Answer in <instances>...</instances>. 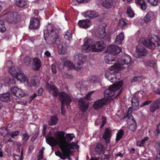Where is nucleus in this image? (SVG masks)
<instances>
[{
	"label": "nucleus",
	"mask_w": 160,
	"mask_h": 160,
	"mask_svg": "<svg viewBox=\"0 0 160 160\" xmlns=\"http://www.w3.org/2000/svg\"><path fill=\"white\" fill-rule=\"evenodd\" d=\"M43 34L44 39L46 42H48L50 44L57 45L62 54H65L67 53L66 47L60 44L59 32L53 26L48 25L47 30L44 31Z\"/></svg>",
	"instance_id": "nucleus-1"
},
{
	"label": "nucleus",
	"mask_w": 160,
	"mask_h": 160,
	"mask_svg": "<svg viewBox=\"0 0 160 160\" xmlns=\"http://www.w3.org/2000/svg\"><path fill=\"white\" fill-rule=\"evenodd\" d=\"M122 49L119 47L115 45H109L107 48L106 52L109 54L104 57V60L106 63L108 64H114L116 60L115 56L122 52Z\"/></svg>",
	"instance_id": "nucleus-2"
},
{
	"label": "nucleus",
	"mask_w": 160,
	"mask_h": 160,
	"mask_svg": "<svg viewBox=\"0 0 160 160\" xmlns=\"http://www.w3.org/2000/svg\"><path fill=\"white\" fill-rule=\"evenodd\" d=\"M152 39H149L147 38L143 37L141 38L140 42L145 47L148 48L153 50L157 47L160 46V38L157 37H155Z\"/></svg>",
	"instance_id": "nucleus-3"
},
{
	"label": "nucleus",
	"mask_w": 160,
	"mask_h": 160,
	"mask_svg": "<svg viewBox=\"0 0 160 160\" xmlns=\"http://www.w3.org/2000/svg\"><path fill=\"white\" fill-rule=\"evenodd\" d=\"M62 132L58 131L55 134V138L52 136L46 138L47 143L51 146H55L58 145L59 148L62 146L61 137L63 136Z\"/></svg>",
	"instance_id": "nucleus-4"
},
{
	"label": "nucleus",
	"mask_w": 160,
	"mask_h": 160,
	"mask_svg": "<svg viewBox=\"0 0 160 160\" xmlns=\"http://www.w3.org/2000/svg\"><path fill=\"white\" fill-rule=\"evenodd\" d=\"M122 81H119L116 84H113L109 86L108 89L104 92V96L106 98L112 97L114 96L115 92L118 90L123 85Z\"/></svg>",
	"instance_id": "nucleus-5"
},
{
	"label": "nucleus",
	"mask_w": 160,
	"mask_h": 160,
	"mask_svg": "<svg viewBox=\"0 0 160 160\" xmlns=\"http://www.w3.org/2000/svg\"><path fill=\"white\" fill-rule=\"evenodd\" d=\"M60 101L61 102V113L62 115H65V111L64 109L65 105H69L72 101V99L68 94L66 93L62 92L60 94Z\"/></svg>",
	"instance_id": "nucleus-6"
},
{
	"label": "nucleus",
	"mask_w": 160,
	"mask_h": 160,
	"mask_svg": "<svg viewBox=\"0 0 160 160\" xmlns=\"http://www.w3.org/2000/svg\"><path fill=\"white\" fill-rule=\"evenodd\" d=\"M60 132H62V134L64 135L63 137H61V142L62 145L67 146L66 143L70 144L72 147H75V145L76 144L75 143L72 142H69L72 140L73 138L75 137L73 134L67 133L65 136V132L64 131H59Z\"/></svg>",
	"instance_id": "nucleus-7"
},
{
	"label": "nucleus",
	"mask_w": 160,
	"mask_h": 160,
	"mask_svg": "<svg viewBox=\"0 0 160 160\" xmlns=\"http://www.w3.org/2000/svg\"><path fill=\"white\" fill-rule=\"evenodd\" d=\"M148 52L146 48L143 46L138 45L136 47L135 57L137 58H142L147 56Z\"/></svg>",
	"instance_id": "nucleus-8"
},
{
	"label": "nucleus",
	"mask_w": 160,
	"mask_h": 160,
	"mask_svg": "<svg viewBox=\"0 0 160 160\" xmlns=\"http://www.w3.org/2000/svg\"><path fill=\"white\" fill-rule=\"evenodd\" d=\"M83 64V61L82 60H80L79 59V61L77 62V65L78 66L76 67L74 65L69 61H66L64 63V65L65 67L68 68L70 69H74L77 71L79 70L82 67L81 66Z\"/></svg>",
	"instance_id": "nucleus-9"
},
{
	"label": "nucleus",
	"mask_w": 160,
	"mask_h": 160,
	"mask_svg": "<svg viewBox=\"0 0 160 160\" xmlns=\"http://www.w3.org/2000/svg\"><path fill=\"white\" fill-rule=\"evenodd\" d=\"M5 20L9 23L16 24L18 22L17 16H15L12 12H8L3 15Z\"/></svg>",
	"instance_id": "nucleus-10"
},
{
	"label": "nucleus",
	"mask_w": 160,
	"mask_h": 160,
	"mask_svg": "<svg viewBox=\"0 0 160 160\" xmlns=\"http://www.w3.org/2000/svg\"><path fill=\"white\" fill-rule=\"evenodd\" d=\"M92 52H102L105 48V44L102 41H97L92 44Z\"/></svg>",
	"instance_id": "nucleus-11"
},
{
	"label": "nucleus",
	"mask_w": 160,
	"mask_h": 160,
	"mask_svg": "<svg viewBox=\"0 0 160 160\" xmlns=\"http://www.w3.org/2000/svg\"><path fill=\"white\" fill-rule=\"evenodd\" d=\"M46 86L47 89L48 90L49 92L51 91H52V95L53 96L55 97H57L58 96H59L60 100L61 99L60 94L62 92L66 93L64 92H61L59 93L58 89L54 85L49 84L48 83H46Z\"/></svg>",
	"instance_id": "nucleus-12"
},
{
	"label": "nucleus",
	"mask_w": 160,
	"mask_h": 160,
	"mask_svg": "<svg viewBox=\"0 0 160 160\" xmlns=\"http://www.w3.org/2000/svg\"><path fill=\"white\" fill-rule=\"evenodd\" d=\"M117 71L113 69L108 70L105 73V78L108 79L111 82H113L116 80V75Z\"/></svg>",
	"instance_id": "nucleus-13"
},
{
	"label": "nucleus",
	"mask_w": 160,
	"mask_h": 160,
	"mask_svg": "<svg viewBox=\"0 0 160 160\" xmlns=\"http://www.w3.org/2000/svg\"><path fill=\"white\" fill-rule=\"evenodd\" d=\"M106 26L107 25L105 23L99 26L97 33L95 34V37L97 38L100 39L104 38L106 35L105 28Z\"/></svg>",
	"instance_id": "nucleus-14"
},
{
	"label": "nucleus",
	"mask_w": 160,
	"mask_h": 160,
	"mask_svg": "<svg viewBox=\"0 0 160 160\" xmlns=\"http://www.w3.org/2000/svg\"><path fill=\"white\" fill-rule=\"evenodd\" d=\"M67 146H62L60 147L62 153L64 154L66 157H69L70 154L71 152V150L74 149L75 147H72V146L69 144L66 143Z\"/></svg>",
	"instance_id": "nucleus-15"
},
{
	"label": "nucleus",
	"mask_w": 160,
	"mask_h": 160,
	"mask_svg": "<svg viewBox=\"0 0 160 160\" xmlns=\"http://www.w3.org/2000/svg\"><path fill=\"white\" fill-rule=\"evenodd\" d=\"M91 40L89 39L84 42L81 48V51L82 52L87 53L90 51L93 52L92 45L89 42Z\"/></svg>",
	"instance_id": "nucleus-16"
},
{
	"label": "nucleus",
	"mask_w": 160,
	"mask_h": 160,
	"mask_svg": "<svg viewBox=\"0 0 160 160\" xmlns=\"http://www.w3.org/2000/svg\"><path fill=\"white\" fill-rule=\"evenodd\" d=\"M107 100L105 98H103L95 101L93 105V108L96 110L102 109L103 106H106Z\"/></svg>",
	"instance_id": "nucleus-17"
},
{
	"label": "nucleus",
	"mask_w": 160,
	"mask_h": 160,
	"mask_svg": "<svg viewBox=\"0 0 160 160\" xmlns=\"http://www.w3.org/2000/svg\"><path fill=\"white\" fill-rule=\"evenodd\" d=\"M160 108V98L153 101L150 105L149 110L152 113L155 112Z\"/></svg>",
	"instance_id": "nucleus-18"
},
{
	"label": "nucleus",
	"mask_w": 160,
	"mask_h": 160,
	"mask_svg": "<svg viewBox=\"0 0 160 160\" xmlns=\"http://www.w3.org/2000/svg\"><path fill=\"white\" fill-rule=\"evenodd\" d=\"M40 26V21L38 18L32 17L30 18L29 28L36 29Z\"/></svg>",
	"instance_id": "nucleus-19"
},
{
	"label": "nucleus",
	"mask_w": 160,
	"mask_h": 160,
	"mask_svg": "<svg viewBox=\"0 0 160 160\" xmlns=\"http://www.w3.org/2000/svg\"><path fill=\"white\" fill-rule=\"evenodd\" d=\"M92 24L91 21L88 19L80 20L78 23V25L82 28L86 29L89 28Z\"/></svg>",
	"instance_id": "nucleus-20"
},
{
	"label": "nucleus",
	"mask_w": 160,
	"mask_h": 160,
	"mask_svg": "<svg viewBox=\"0 0 160 160\" xmlns=\"http://www.w3.org/2000/svg\"><path fill=\"white\" fill-rule=\"evenodd\" d=\"M85 18H89L92 19L99 17L98 13L95 11L89 10L85 12L83 14Z\"/></svg>",
	"instance_id": "nucleus-21"
},
{
	"label": "nucleus",
	"mask_w": 160,
	"mask_h": 160,
	"mask_svg": "<svg viewBox=\"0 0 160 160\" xmlns=\"http://www.w3.org/2000/svg\"><path fill=\"white\" fill-rule=\"evenodd\" d=\"M78 103L81 111L83 112H85L88 108L89 102L83 100H80Z\"/></svg>",
	"instance_id": "nucleus-22"
},
{
	"label": "nucleus",
	"mask_w": 160,
	"mask_h": 160,
	"mask_svg": "<svg viewBox=\"0 0 160 160\" xmlns=\"http://www.w3.org/2000/svg\"><path fill=\"white\" fill-rule=\"evenodd\" d=\"M32 66L33 69L35 71H38L41 66L40 60L37 58H33Z\"/></svg>",
	"instance_id": "nucleus-23"
},
{
	"label": "nucleus",
	"mask_w": 160,
	"mask_h": 160,
	"mask_svg": "<svg viewBox=\"0 0 160 160\" xmlns=\"http://www.w3.org/2000/svg\"><path fill=\"white\" fill-rule=\"evenodd\" d=\"M115 0H101L102 6L107 8H110L112 7L113 2Z\"/></svg>",
	"instance_id": "nucleus-24"
},
{
	"label": "nucleus",
	"mask_w": 160,
	"mask_h": 160,
	"mask_svg": "<svg viewBox=\"0 0 160 160\" xmlns=\"http://www.w3.org/2000/svg\"><path fill=\"white\" fill-rule=\"evenodd\" d=\"M112 136L111 130L109 128H107L105 129L104 133L102 138L106 141L107 143H109L110 141V138Z\"/></svg>",
	"instance_id": "nucleus-25"
},
{
	"label": "nucleus",
	"mask_w": 160,
	"mask_h": 160,
	"mask_svg": "<svg viewBox=\"0 0 160 160\" xmlns=\"http://www.w3.org/2000/svg\"><path fill=\"white\" fill-rule=\"evenodd\" d=\"M0 100L2 102H9L10 101V95L9 92L1 94L0 95Z\"/></svg>",
	"instance_id": "nucleus-26"
},
{
	"label": "nucleus",
	"mask_w": 160,
	"mask_h": 160,
	"mask_svg": "<svg viewBox=\"0 0 160 160\" xmlns=\"http://www.w3.org/2000/svg\"><path fill=\"white\" fill-rule=\"evenodd\" d=\"M135 2L137 6L142 10L146 9L147 5L144 0H135Z\"/></svg>",
	"instance_id": "nucleus-27"
},
{
	"label": "nucleus",
	"mask_w": 160,
	"mask_h": 160,
	"mask_svg": "<svg viewBox=\"0 0 160 160\" xmlns=\"http://www.w3.org/2000/svg\"><path fill=\"white\" fill-rule=\"evenodd\" d=\"M14 79H16L17 81L20 82H25L26 79L25 78V76L23 73H22L20 72V71L19 72H18L15 76L14 77Z\"/></svg>",
	"instance_id": "nucleus-28"
},
{
	"label": "nucleus",
	"mask_w": 160,
	"mask_h": 160,
	"mask_svg": "<svg viewBox=\"0 0 160 160\" xmlns=\"http://www.w3.org/2000/svg\"><path fill=\"white\" fill-rule=\"evenodd\" d=\"M20 69L18 67H12L9 69V72L10 73L12 77L14 78L15 75L18 72H19Z\"/></svg>",
	"instance_id": "nucleus-29"
},
{
	"label": "nucleus",
	"mask_w": 160,
	"mask_h": 160,
	"mask_svg": "<svg viewBox=\"0 0 160 160\" xmlns=\"http://www.w3.org/2000/svg\"><path fill=\"white\" fill-rule=\"evenodd\" d=\"M128 21L126 19L124 18L122 19L119 20L118 26L120 28H122L123 29H125L128 27Z\"/></svg>",
	"instance_id": "nucleus-30"
},
{
	"label": "nucleus",
	"mask_w": 160,
	"mask_h": 160,
	"mask_svg": "<svg viewBox=\"0 0 160 160\" xmlns=\"http://www.w3.org/2000/svg\"><path fill=\"white\" fill-rule=\"evenodd\" d=\"M137 128V124L135 120H132L128 123V128L131 131L134 132L136 131Z\"/></svg>",
	"instance_id": "nucleus-31"
},
{
	"label": "nucleus",
	"mask_w": 160,
	"mask_h": 160,
	"mask_svg": "<svg viewBox=\"0 0 160 160\" xmlns=\"http://www.w3.org/2000/svg\"><path fill=\"white\" fill-rule=\"evenodd\" d=\"M154 17V14L152 12H148L144 18V22L147 23Z\"/></svg>",
	"instance_id": "nucleus-32"
},
{
	"label": "nucleus",
	"mask_w": 160,
	"mask_h": 160,
	"mask_svg": "<svg viewBox=\"0 0 160 160\" xmlns=\"http://www.w3.org/2000/svg\"><path fill=\"white\" fill-rule=\"evenodd\" d=\"M88 81L92 83H98L99 82V79L96 75L90 76L88 78Z\"/></svg>",
	"instance_id": "nucleus-33"
},
{
	"label": "nucleus",
	"mask_w": 160,
	"mask_h": 160,
	"mask_svg": "<svg viewBox=\"0 0 160 160\" xmlns=\"http://www.w3.org/2000/svg\"><path fill=\"white\" fill-rule=\"evenodd\" d=\"M131 57L128 54H126L124 56V59L122 61L121 63L122 64L127 65L131 62Z\"/></svg>",
	"instance_id": "nucleus-34"
},
{
	"label": "nucleus",
	"mask_w": 160,
	"mask_h": 160,
	"mask_svg": "<svg viewBox=\"0 0 160 160\" xmlns=\"http://www.w3.org/2000/svg\"><path fill=\"white\" fill-rule=\"evenodd\" d=\"M124 34L122 32L120 33L117 36L115 39V42L117 44H120L124 39Z\"/></svg>",
	"instance_id": "nucleus-35"
},
{
	"label": "nucleus",
	"mask_w": 160,
	"mask_h": 160,
	"mask_svg": "<svg viewBox=\"0 0 160 160\" xmlns=\"http://www.w3.org/2000/svg\"><path fill=\"white\" fill-rule=\"evenodd\" d=\"M15 2L17 6L21 8L23 7L27 3L25 0H15Z\"/></svg>",
	"instance_id": "nucleus-36"
},
{
	"label": "nucleus",
	"mask_w": 160,
	"mask_h": 160,
	"mask_svg": "<svg viewBox=\"0 0 160 160\" xmlns=\"http://www.w3.org/2000/svg\"><path fill=\"white\" fill-rule=\"evenodd\" d=\"M58 120V118L57 116L52 117L51 118L50 120L49 121V124L50 126L55 125L57 123Z\"/></svg>",
	"instance_id": "nucleus-37"
},
{
	"label": "nucleus",
	"mask_w": 160,
	"mask_h": 160,
	"mask_svg": "<svg viewBox=\"0 0 160 160\" xmlns=\"http://www.w3.org/2000/svg\"><path fill=\"white\" fill-rule=\"evenodd\" d=\"M4 82L7 84H8L9 85H12L15 83V80H14V78H12V79L8 77L5 78L4 79Z\"/></svg>",
	"instance_id": "nucleus-38"
},
{
	"label": "nucleus",
	"mask_w": 160,
	"mask_h": 160,
	"mask_svg": "<svg viewBox=\"0 0 160 160\" xmlns=\"http://www.w3.org/2000/svg\"><path fill=\"white\" fill-rule=\"evenodd\" d=\"M124 134V131L122 129H120L117 134L116 138V142H117L122 137Z\"/></svg>",
	"instance_id": "nucleus-39"
},
{
	"label": "nucleus",
	"mask_w": 160,
	"mask_h": 160,
	"mask_svg": "<svg viewBox=\"0 0 160 160\" xmlns=\"http://www.w3.org/2000/svg\"><path fill=\"white\" fill-rule=\"evenodd\" d=\"M25 93L21 89L18 88L17 93L16 97L19 98H21L25 96Z\"/></svg>",
	"instance_id": "nucleus-40"
},
{
	"label": "nucleus",
	"mask_w": 160,
	"mask_h": 160,
	"mask_svg": "<svg viewBox=\"0 0 160 160\" xmlns=\"http://www.w3.org/2000/svg\"><path fill=\"white\" fill-rule=\"evenodd\" d=\"M132 106L134 107L138 106L139 105V102L138 99L135 97H133L131 100Z\"/></svg>",
	"instance_id": "nucleus-41"
},
{
	"label": "nucleus",
	"mask_w": 160,
	"mask_h": 160,
	"mask_svg": "<svg viewBox=\"0 0 160 160\" xmlns=\"http://www.w3.org/2000/svg\"><path fill=\"white\" fill-rule=\"evenodd\" d=\"M64 38L66 39L70 40L72 38V33L71 31L68 30L64 35Z\"/></svg>",
	"instance_id": "nucleus-42"
},
{
	"label": "nucleus",
	"mask_w": 160,
	"mask_h": 160,
	"mask_svg": "<svg viewBox=\"0 0 160 160\" xmlns=\"http://www.w3.org/2000/svg\"><path fill=\"white\" fill-rule=\"evenodd\" d=\"M127 14L128 16L130 18H132L134 16V13L132 10L131 7L128 6L127 8Z\"/></svg>",
	"instance_id": "nucleus-43"
},
{
	"label": "nucleus",
	"mask_w": 160,
	"mask_h": 160,
	"mask_svg": "<svg viewBox=\"0 0 160 160\" xmlns=\"http://www.w3.org/2000/svg\"><path fill=\"white\" fill-rule=\"evenodd\" d=\"M95 150L99 154L102 153H103V152L102 146L100 144H98L96 145Z\"/></svg>",
	"instance_id": "nucleus-44"
},
{
	"label": "nucleus",
	"mask_w": 160,
	"mask_h": 160,
	"mask_svg": "<svg viewBox=\"0 0 160 160\" xmlns=\"http://www.w3.org/2000/svg\"><path fill=\"white\" fill-rule=\"evenodd\" d=\"M6 30L4 22L2 20H0V32H4Z\"/></svg>",
	"instance_id": "nucleus-45"
},
{
	"label": "nucleus",
	"mask_w": 160,
	"mask_h": 160,
	"mask_svg": "<svg viewBox=\"0 0 160 160\" xmlns=\"http://www.w3.org/2000/svg\"><path fill=\"white\" fill-rule=\"evenodd\" d=\"M149 139L148 137H146L141 141H138L137 143V145L138 146H142L144 144L145 141H147Z\"/></svg>",
	"instance_id": "nucleus-46"
},
{
	"label": "nucleus",
	"mask_w": 160,
	"mask_h": 160,
	"mask_svg": "<svg viewBox=\"0 0 160 160\" xmlns=\"http://www.w3.org/2000/svg\"><path fill=\"white\" fill-rule=\"evenodd\" d=\"M146 63L147 66L153 68H155L156 65V63L153 60H148L147 61Z\"/></svg>",
	"instance_id": "nucleus-47"
},
{
	"label": "nucleus",
	"mask_w": 160,
	"mask_h": 160,
	"mask_svg": "<svg viewBox=\"0 0 160 160\" xmlns=\"http://www.w3.org/2000/svg\"><path fill=\"white\" fill-rule=\"evenodd\" d=\"M24 62L28 65H29L32 62L31 59L29 57L26 56L24 59Z\"/></svg>",
	"instance_id": "nucleus-48"
},
{
	"label": "nucleus",
	"mask_w": 160,
	"mask_h": 160,
	"mask_svg": "<svg viewBox=\"0 0 160 160\" xmlns=\"http://www.w3.org/2000/svg\"><path fill=\"white\" fill-rule=\"evenodd\" d=\"M18 88L16 87H14L12 88H11L10 89L11 92H12V94L14 96L16 97L17 96V93L18 92Z\"/></svg>",
	"instance_id": "nucleus-49"
},
{
	"label": "nucleus",
	"mask_w": 160,
	"mask_h": 160,
	"mask_svg": "<svg viewBox=\"0 0 160 160\" xmlns=\"http://www.w3.org/2000/svg\"><path fill=\"white\" fill-rule=\"evenodd\" d=\"M29 138V135L28 134L26 133H23L22 135V140H23L25 142H26L27 140H28Z\"/></svg>",
	"instance_id": "nucleus-50"
},
{
	"label": "nucleus",
	"mask_w": 160,
	"mask_h": 160,
	"mask_svg": "<svg viewBox=\"0 0 160 160\" xmlns=\"http://www.w3.org/2000/svg\"><path fill=\"white\" fill-rule=\"evenodd\" d=\"M20 132L19 131H15L9 133L10 135L13 138H14V137L19 135Z\"/></svg>",
	"instance_id": "nucleus-51"
},
{
	"label": "nucleus",
	"mask_w": 160,
	"mask_h": 160,
	"mask_svg": "<svg viewBox=\"0 0 160 160\" xmlns=\"http://www.w3.org/2000/svg\"><path fill=\"white\" fill-rule=\"evenodd\" d=\"M148 2L151 5L153 6H156L158 5V0H148Z\"/></svg>",
	"instance_id": "nucleus-52"
},
{
	"label": "nucleus",
	"mask_w": 160,
	"mask_h": 160,
	"mask_svg": "<svg viewBox=\"0 0 160 160\" xmlns=\"http://www.w3.org/2000/svg\"><path fill=\"white\" fill-rule=\"evenodd\" d=\"M23 154L22 151L21 153V157L19 155H17L15 154H13V156L15 158V160H22L23 158L22 157V154Z\"/></svg>",
	"instance_id": "nucleus-53"
},
{
	"label": "nucleus",
	"mask_w": 160,
	"mask_h": 160,
	"mask_svg": "<svg viewBox=\"0 0 160 160\" xmlns=\"http://www.w3.org/2000/svg\"><path fill=\"white\" fill-rule=\"evenodd\" d=\"M152 102V101L151 100L149 101L147 100L143 103H141L140 105L139 106L140 107H143L145 106H146L147 105H148L150 104Z\"/></svg>",
	"instance_id": "nucleus-54"
},
{
	"label": "nucleus",
	"mask_w": 160,
	"mask_h": 160,
	"mask_svg": "<svg viewBox=\"0 0 160 160\" xmlns=\"http://www.w3.org/2000/svg\"><path fill=\"white\" fill-rule=\"evenodd\" d=\"M44 152L42 150H40L39 152V154L38 157V160H40L42 159L43 158V154Z\"/></svg>",
	"instance_id": "nucleus-55"
},
{
	"label": "nucleus",
	"mask_w": 160,
	"mask_h": 160,
	"mask_svg": "<svg viewBox=\"0 0 160 160\" xmlns=\"http://www.w3.org/2000/svg\"><path fill=\"white\" fill-rule=\"evenodd\" d=\"M51 69L52 73L53 74H56L57 73L56 67L55 65L52 64L51 65Z\"/></svg>",
	"instance_id": "nucleus-56"
},
{
	"label": "nucleus",
	"mask_w": 160,
	"mask_h": 160,
	"mask_svg": "<svg viewBox=\"0 0 160 160\" xmlns=\"http://www.w3.org/2000/svg\"><path fill=\"white\" fill-rule=\"evenodd\" d=\"M30 86L31 87H35L36 86V80L32 79L30 81Z\"/></svg>",
	"instance_id": "nucleus-57"
},
{
	"label": "nucleus",
	"mask_w": 160,
	"mask_h": 160,
	"mask_svg": "<svg viewBox=\"0 0 160 160\" xmlns=\"http://www.w3.org/2000/svg\"><path fill=\"white\" fill-rule=\"evenodd\" d=\"M43 91V89L42 88H39L37 91L36 92L37 93L38 96H41L42 95V93Z\"/></svg>",
	"instance_id": "nucleus-58"
},
{
	"label": "nucleus",
	"mask_w": 160,
	"mask_h": 160,
	"mask_svg": "<svg viewBox=\"0 0 160 160\" xmlns=\"http://www.w3.org/2000/svg\"><path fill=\"white\" fill-rule=\"evenodd\" d=\"M91 0H76L78 3H85L90 1Z\"/></svg>",
	"instance_id": "nucleus-59"
},
{
	"label": "nucleus",
	"mask_w": 160,
	"mask_h": 160,
	"mask_svg": "<svg viewBox=\"0 0 160 160\" xmlns=\"http://www.w3.org/2000/svg\"><path fill=\"white\" fill-rule=\"evenodd\" d=\"M94 92V91H92L88 93L85 97L86 99H89L90 98L91 95Z\"/></svg>",
	"instance_id": "nucleus-60"
},
{
	"label": "nucleus",
	"mask_w": 160,
	"mask_h": 160,
	"mask_svg": "<svg viewBox=\"0 0 160 160\" xmlns=\"http://www.w3.org/2000/svg\"><path fill=\"white\" fill-rule=\"evenodd\" d=\"M128 119L130 121V122H132V120H135L134 119L132 116L131 115H129L128 116Z\"/></svg>",
	"instance_id": "nucleus-61"
},
{
	"label": "nucleus",
	"mask_w": 160,
	"mask_h": 160,
	"mask_svg": "<svg viewBox=\"0 0 160 160\" xmlns=\"http://www.w3.org/2000/svg\"><path fill=\"white\" fill-rule=\"evenodd\" d=\"M44 54L47 57H51V53L48 51H47L44 52Z\"/></svg>",
	"instance_id": "nucleus-62"
},
{
	"label": "nucleus",
	"mask_w": 160,
	"mask_h": 160,
	"mask_svg": "<svg viewBox=\"0 0 160 160\" xmlns=\"http://www.w3.org/2000/svg\"><path fill=\"white\" fill-rule=\"evenodd\" d=\"M102 123L105 124L106 122V121H107V119H106V117L104 116H102Z\"/></svg>",
	"instance_id": "nucleus-63"
},
{
	"label": "nucleus",
	"mask_w": 160,
	"mask_h": 160,
	"mask_svg": "<svg viewBox=\"0 0 160 160\" xmlns=\"http://www.w3.org/2000/svg\"><path fill=\"white\" fill-rule=\"evenodd\" d=\"M156 131L158 133H160V123L158 125L157 127Z\"/></svg>",
	"instance_id": "nucleus-64"
}]
</instances>
